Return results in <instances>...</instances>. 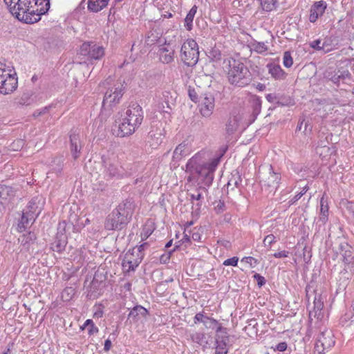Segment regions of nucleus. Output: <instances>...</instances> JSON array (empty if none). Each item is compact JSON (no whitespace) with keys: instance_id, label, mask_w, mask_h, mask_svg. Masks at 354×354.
Wrapping results in <instances>:
<instances>
[{"instance_id":"21","label":"nucleus","mask_w":354,"mask_h":354,"mask_svg":"<svg viewBox=\"0 0 354 354\" xmlns=\"http://www.w3.org/2000/svg\"><path fill=\"white\" fill-rule=\"evenodd\" d=\"M149 315V311L140 305H136L129 312L128 319L131 322H138L141 317H146Z\"/></svg>"},{"instance_id":"43","label":"nucleus","mask_w":354,"mask_h":354,"mask_svg":"<svg viewBox=\"0 0 354 354\" xmlns=\"http://www.w3.org/2000/svg\"><path fill=\"white\" fill-rule=\"evenodd\" d=\"M105 279V277L102 274L100 270H97L94 274L93 279L91 281V288H95L98 285H100L102 280Z\"/></svg>"},{"instance_id":"57","label":"nucleus","mask_w":354,"mask_h":354,"mask_svg":"<svg viewBox=\"0 0 354 354\" xmlns=\"http://www.w3.org/2000/svg\"><path fill=\"white\" fill-rule=\"evenodd\" d=\"M253 277L257 281V285L259 286V287H262L263 286H264L266 284V279L263 276H261L260 274L256 273L253 276Z\"/></svg>"},{"instance_id":"25","label":"nucleus","mask_w":354,"mask_h":354,"mask_svg":"<svg viewBox=\"0 0 354 354\" xmlns=\"http://www.w3.org/2000/svg\"><path fill=\"white\" fill-rule=\"evenodd\" d=\"M37 201V198H32L28 202L26 208L23 210L26 214H28V216H30L29 219L32 218L36 220L40 214Z\"/></svg>"},{"instance_id":"64","label":"nucleus","mask_w":354,"mask_h":354,"mask_svg":"<svg viewBox=\"0 0 354 354\" xmlns=\"http://www.w3.org/2000/svg\"><path fill=\"white\" fill-rule=\"evenodd\" d=\"M289 254L288 251L283 250L278 252H275L272 254V256L275 258H285L287 257Z\"/></svg>"},{"instance_id":"4","label":"nucleus","mask_w":354,"mask_h":354,"mask_svg":"<svg viewBox=\"0 0 354 354\" xmlns=\"http://www.w3.org/2000/svg\"><path fill=\"white\" fill-rule=\"evenodd\" d=\"M134 201L129 198L120 203L106 217L104 227L107 230L119 231L127 227L134 211Z\"/></svg>"},{"instance_id":"48","label":"nucleus","mask_w":354,"mask_h":354,"mask_svg":"<svg viewBox=\"0 0 354 354\" xmlns=\"http://www.w3.org/2000/svg\"><path fill=\"white\" fill-rule=\"evenodd\" d=\"M197 182H198V185H199V188L196 190V194H190V200H191L192 203H194L195 201H201V200L203 199V196H202V194L201 192H199V190L203 189L205 192H207V187H205V188L204 189L203 187H201V186L198 183V180H197Z\"/></svg>"},{"instance_id":"51","label":"nucleus","mask_w":354,"mask_h":354,"mask_svg":"<svg viewBox=\"0 0 354 354\" xmlns=\"http://www.w3.org/2000/svg\"><path fill=\"white\" fill-rule=\"evenodd\" d=\"M253 113L258 115L261 109V100L259 97H256L252 102Z\"/></svg>"},{"instance_id":"26","label":"nucleus","mask_w":354,"mask_h":354,"mask_svg":"<svg viewBox=\"0 0 354 354\" xmlns=\"http://www.w3.org/2000/svg\"><path fill=\"white\" fill-rule=\"evenodd\" d=\"M203 325L207 329H215L216 334L226 333V330H227V328L223 327L218 321L207 315L203 322Z\"/></svg>"},{"instance_id":"24","label":"nucleus","mask_w":354,"mask_h":354,"mask_svg":"<svg viewBox=\"0 0 354 354\" xmlns=\"http://www.w3.org/2000/svg\"><path fill=\"white\" fill-rule=\"evenodd\" d=\"M163 131L164 129L162 127V124H160V127L151 126V130L148 133V136L150 139L154 141L151 145L158 146L160 145L163 140Z\"/></svg>"},{"instance_id":"11","label":"nucleus","mask_w":354,"mask_h":354,"mask_svg":"<svg viewBox=\"0 0 354 354\" xmlns=\"http://www.w3.org/2000/svg\"><path fill=\"white\" fill-rule=\"evenodd\" d=\"M263 169L265 171L262 173L260 180L261 185L277 189L281 180V174L275 171L271 165L265 166Z\"/></svg>"},{"instance_id":"55","label":"nucleus","mask_w":354,"mask_h":354,"mask_svg":"<svg viewBox=\"0 0 354 354\" xmlns=\"http://www.w3.org/2000/svg\"><path fill=\"white\" fill-rule=\"evenodd\" d=\"M239 261V258L237 257H233L232 258L227 259L225 260L223 263L224 266H236Z\"/></svg>"},{"instance_id":"40","label":"nucleus","mask_w":354,"mask_h":354,"mask_svg":"<svg viewBox=\"0 0 354 354\" xmlns=\"http://www.w3.org/2000/svg\"><path fill=\"white\" fill-rule=\"evenodd\" d=\"M324 78L333 84L335 82L337 75V70L333 67H328L324 72Z\"/></svg>"},{"instance_id":"46","label":"nucleus","mask_w":354,"mask_h":354,"mask_svg":"<svg viewBox=\"0 0 354 354\" xmlns=\"http://www.w3.org/2000/svg\"><path fill=\"white\" fill-rule=\"evenodd\" d=\"M75 294V288L73 287H66L63 290L62 292V298L64 301H70Z\"/></svg>"},{"instance_id":"2","label":"nucleus","mask_w":354,"mask_h":354,"mask_svg":"<svg viewBox=\"0 0 354 354\" xmlns=\"http://www.w3.org/2000/svg\"><path fill=\"white\" fill-rule=\"evenodd\" d=\"M225 153V151H223L222 153L207 162L208 153L203 150L200 151L187 162V171L198 181L201 187L205 189V187H210L214 180V171Z\"/></svg>"},{"instance_id":"15","label":"nucleus","mask_w":354,"mask_h":354,"mask_svg":"<svg viewBox=\"0 0 354 354\" xmlns=\"http://www.w3.org/2000/svg\"><path fill=\"white\" fill-rule=\"evenodd\" d=\"M3 76V78H0V93L8 95L16 90L18 83L17 77H16V73L10 74L9 71Z\"/></svg>"},{"instance_id":"61","label":"nucleus","mask_w":354,"mask_h":354,"mask_svg":"<svg viewBox=\"0 0 354 354\" xmlns=\"http://www.w3.org/2000/svg\"><path fill=\"white\" fill-rule=\"evenodd\" d=\"M49 106H45L41 109H37L33 113V117L37 118L41 115L46 113L49 110Z\"/></svg>"},{"instance_id":"17","label":"nucleus","mask_w":354,"mask_h":354,"mask_svg":"<svg viewBox=\"0 0 354 354\" xmlns=\"http://www.w3.org/2000/svg\"><path fill=\"white\" fill-rule=\"evenodd\" d=\"M231 336L228 335L227 330L226 333L216 334L215 336V345L216 351L215 354H227L228 346L230 342Z\"/></svg>"},{"instance_id":"38","label":"nucleus","mask_w":354,"mask_h":354,"mask_svg":"<svg viewBox=\"0 0 354 354\" xmlns=\"http://www.w3.org/2000/svg\"><path fill=\"white\" fill-rule=\"evenodd\" d=\"M36 239V234L33 232H28V233L21 235L18 240L23 246L28 248L30 244L34 243Z\"/></svg>"},{"instance_id":"44","label":"nucleus","mask_w":354,"mask_h":354,"mask_svg":"<svg viewBox=\"0 0 354 354\" xmlns=\"http://www.w3.org/2000/svg\"><path fill=\"white\" fill-rule=\"evenodd\" d=\"M261 8L266 12H270L275 8L276 0H259Z\"/></svg>"},{"instance_id":"62","label":"nucleus","mask_w":354,"mask_h":354,"mask_svg":"<svg viewBox=\"0 0 354 354\" xmlns=\"http://www.w3.org/2000/svg\"><path fill=\"white\" fill-rule=\"evenodd\" d=\"M288 345L286 342H282L279 343L275 346L274 348V351H278L280 352H283L287 349Z\"/></svg>"},{"instance_id":"54","label":"nucleus","mask_w":354,"mask_h":354,"mask_svg":"<svg viewBox=\"0 0 354 354\" xmlns=\"http://www.w3.org/2000/svg\"><path fill=\"white\" fill-rule=\"evenodd\" d=\"M266 100L271 103L279 104V97L275 93H268L266 95Z\"/></svg>"},{"instance_id":"53","label":"nucleus","mask_w":354,"mask_h":354,"mask_svg":"<svg viewBox=\"0 0 354 354\" xmlns=\"http://www.w3.org/2000/svg\"><path fill=\"white\" fill-rule=\"evenodd\" d=\"M241 261L249 263L251 268L255 267L259 263L258 260L252 257H245L242 259Z\"/></svg>"},{"instance_id":"3","label":"nucleus","mask_w":354,"mask_h":354,"mask_svg":"<svg viewBox=\"0 0 354 354\" xmlns=\"http://www.w3.org/2000/svg\"><path fill=\"white\" fill-rule=\"evenodd\" d=\"M144 119V111L137 102H131L121 115L117 136L124 138L133 134Z\"/></svg>"},{"instance_id":"41","label":"nucleus","mask_w":354,"mask_h":354,"mask_svg":"<svg viewBox=\"0 0 354 354\" xmlns=\"http://www.w3.org/2000/svg\"><path fill=\"white\" fill-rule=\"evenodd\" d=\"M85 327H88V334L89 336H91L99 332V328L97 326H95L92 319H86L84 325L81 327V329L83 330Z\"/></svg>"},{"instance_id":"42","label":"nucleus","mask_w":354,"mask_h":354,"mask_svg":"<svg viewBox=\"0 0 354 354\" xmlns=\"http://www.w3.org/2000/svg\"><path fill=\"white\" fill-rule=\"evenodd\" d=\"M190 339L194 343L202 345L205 342V335L204 333L195 332L190 335Z\"/></svg>"},{"instance_id":"6","label":"nucleus","mask_w":354,"mask_h":354,"mask_svg":"<svg viewBox=\"0 0 354 354\" xmlns=\"http://www.w3.org/2000/svg\"><path fill=\"white\" fill-rule=\"evenodd\" d=\"M227 62V78L229 83L234 86L244 87L250 84L252 75L248 68L240 60L230 58Z\"/></svg>"},{"instance_id":"13","label":"nucleus","mask_w":354,"mask_h":354,"mask_svg":"<svg viewBox=\"0 0 354 354\" xmlns=\"http://www.w3.org/2000/svg\"><path fill=\"white\" fill-rule=\"evenodd\" d=\"M136 248L129 250L123 259L122 266L127 272L133 271L142 261L144 254L136 255Z\"/></svg>"},{"instance_id":"47","label":"nucleus","mask_w":354,"mask_h":354,"mask_svg":"<svg viewBox=\"0 0 354 354\" xmlns=\"http://www.w3.org/2000/svg\"><path fill=\"white\" fill-rule=\"evenodd\" d=\"M208 57L213 62H218L222 59V53L217 48H213L209 52Z\"/></svg>"},{"instance_id":"7","label":"nucleus","mask_w":354,"mask_h":354,"mask_svg":"<svg viewBox=\"0 0 354 354\" xmlns=\"http://www.w3.org/2000/svg\"><path fill=\"white\" fill-rule=\"evenodd\" d=\"M180 58L187 66H195L199 58L198 46L193 39H188L181 46Z\"/></svg>"},{"instance_id":"30","label":"nucleus","mask_w":354,"mask_h":354,"mask_svg":"<svg viewBox=\"0 0 354 354\" xmlns=\"http://www.w3.org/2000/svg\"><path fill=\"white\" fill-rule=\"evenodd\" d=\"M266 66L268 69V73L274 79L281 80L286 78V73L279 65L270 63Z\"/></svg>"},{"instance_id":"39","label":"nucleus","mask_w":354,"mask_h":354,"mask_svg":"<svg viewBox=\"0 0 354 354\" xmlns=\"http://www.w3.org/2000/svg\"><path fill=\"white\" fill-rule=\"evenodd\" d=\"M186 147L187 144H185V142H182L176 147L173 153V162H177L180 161L182 159L183 156L186 155L185 151Z\"/></svg>"},{"instance_id":"14","label":"nucleus","mask_w":354,"mask_h":354,"mask_svg":"<svg viewBox=\"0 0 354 354\" xmlns=\"http://www.w3.org/2000/svg\"><path fill=\"white\" fill-rule=\"evenodd\" d=\"M80 54L88 56V60H98L104 55V48L96 44L84 43L80 48Z\"/></svg>"},{"instance_id":"1","label":"nucleus","mask_w":354,"mask_h":354,"mask_svg":"<svg viewBox=\"0 0 354 354\" xmlns=\"http://www.w3.org/2000/svg\"><path fill=\"white\" fill-rule=\"evenodd\" d=\"M225 153V151H223L222 153L207 162L208 153L203 150L200 151L187 162V171L198 181L201 187L205 189V187H210L214 180V171Z\"/></svg>"},{"instance_id":"19","label":"nucleus","mask_w":354,"mask_h":354,"mask_svg":"<svg viewBox=\"0 0 354 354\" xmlns=\"http://www.w3.org/2000/svg\"><path fill=\"white\" fill-rule=\"evenodd\" d=\"M326 8L327 3L323 0L314 2L310 9L309 21L311 23H315L319 17L324 15Z\"/></svg>"},{"instance_id":"36","label":"nucleus","mask_w":354,"mask_h":354,"mask_svg":"<svg viewBox=\"0 0 354 354\" xmlns=\"http://www.w3.org/2000/svg\"><path fill=\"white\" fill-rule=\"evenodd\" d=\"M197 9L198 7L196 5L193 6L185 18L184 26L188 31L192 30L193 28V20L197 12Z\"/></svg>"},{"instance_id":"33","label":"nucleus","mask_w":354,"mask_h":354,"mask_svg":"<svg viewBox=\"0 0 354 354\" xmlns=\"http://www.w3.org/2000/svg\"><path fill=\"white\" fill-rule=\"evenodd\" d=\"M30 217V216H28V214H26L24 212H22L21 216L19 219L17 224V229L19 232H23L26 231L28 225H32L35 223V219H29Z\"/></svg>"},{"instance_id":"23","label":"nucleus","mask_w":354,"mask_h":354,"mask_svg":"<svg viewBox=\"0 0 354 354\" xmlns=\"http://www.w3.org/2000/svg\"><path fill=\"white\" fill-rule=\"evenodd\" d=\"M172 101V97L170 96V93L167 91H165L163 93L162 101L158 104V111L160 112L170 115V113L172 110V106L174 105Z\"/></svg>"},{"instance_id":"28","label":"nucleus","mask_w":354,"mask_h":354,"mask_svg":"<svg viewBox=\"0 0 354 354\" xmlns=\"http://www.w3.org/2000/svg\"><path fill=\"white\" fill-rule=\"evenodd\" d=\"M175 50L171 48L161 47L159 49V58L163 64L171 63L174 59Z\"/></svg>"},{"instance_id":"16","label":"nucleus","mask_w":354,"mask_h":354,"mask_svg":"<svg viewBox=\"0 0 354 354\" xmlns=\"http://www.w3.org/2000/svg\"><path fill=\"white\" fill-rule=\"evenodd\" d=\"M214 102V96L211 93H204L201 96L200 113L203 117L209 118L212 115L215 106Z\"/></svg>"},{"instance_id":"29","label":"nucleus","mask_w":354,"mask_h":354,"mask_svg":"<svg viewBox=\"0 0 354 354\" xmlns=\"http://www.w3.org/2000/svg\"><path fill=\"white\" fill-rule=\"evenodd\" d=\"M339 44L338 37L335 35H330L326 37L322 45L323 50L325 53H328L333 49L337 48Z\"/></svg>"},{"instance_id":"8","label":"nucleus","mask_w":354,"mask_h":354,"mask_svg":"<svg viewBox=\"0 0 354 354\" xmlns=\"http://www.w3.org/2000/svg\"><path fill=\"white\" fill-rule=\"evenodd\" d=\"M336 256L339 254L342 256V260L348 268L353 267L354 265V251L344 237H337L333 248Z\"/></svg>"},{"instance_id":"35","label":"nucleus","mask_w":354,"mask_h":354,"mask_svg":"<svg viewBox=\"0 0 354 354\" xmlns=\"http://www.w3.org/2000/svg\"><path fill=\"white\" fill-rule=\"evenodd\" d=\"M328 218V205L327 203V200L325 199L324 195L321 198L320 200V215L319 217V221L322 222V224H325Z\"/></svg>"},{"instance_id":"45","label":"nucleus","mask_w":354,"mask_h":354,"mask_svg":"<svg viewBox=\"0 0 354 354\" xmlns=\"http://www.w3.org/2000/svg\"><path fill=\"white\" fill-rule=\"evenodd\" d=\"M48 1L50 2V0ZM24 2L26 3V6H31V9L37 10V8L43 7V3L48 2V0H24Z\"/></svg>"},{"instance_id":"49","label":"nucleus","mask_w":354,"mask_h":354,"mask_svg":"<svg viewBox=\"0 0 354 354\" xmlns=\"http://www.w3.org/2000/svg\"><path fill=\"white\" fill-rule=\"evenodd\" d=\"M283 64L286 68H290L293 64V59L290 51H285L283 55Z\"/></svg>"},{"instance_id":"50","label":"nucleus","mask_w":354,"mask_h":354,"mask_svg":"<svg viewBox=\"0 0 354 354\" xmlns=\"http://www.w3.org/2000/svg\"><path fill=\"white\" fill-rule=\"evenodd\" d=\"M179 248V245H175L174 248L171 250V251H169L168 252H165L164 254H162L160 257V261L161 263H167L169 262L170 258H171V255L172 254L173 252L176 251V250L177 248Z\"/></svg>"},{"instance_id":"20","label":"nucleus","mask_w":354,"mask_h":354,"mask_svg":"<svg viewBox=\"0 0 354 354\" xmlns=\"http://www.w3.org/2000/svg\"><path fill=\"white\" fill-rule=\"evenodd\" d=\"M16 192V189L12 186L0 185V203L10 202L15 198Z\"/></svg>"},{"instance_id":"60","label":"nucleus","mask_w":354,"mask_h":354,"mask_svg":"<svg viewBox=\"0 0 354 354\" xmlns=\"http://www.w3.org/2000/svg\"><path fill=\"white\" fill-rule=\"evenodd\" d=\"M188 95L189 98L193 101L194 102H196L198 100V94L194 88H189L188 90Z\"/></svg>"},{"instance_id":"34","label":"nucleus","mask_w":354,"mask_h":354,"mask_svg":"<svg viewBox=\"0 0 354 354\" xmlns=\"http://www.w3.org/2000/svg\"><path fill=\"white\" fill-rule=\"evenodd\" d=\"M240 118L238 115L230 117L225 125V131L228 135L233 134L237 129L239 125Z\"/></svg>"},{"instance_id":"9","label":"nucleus","mask_w":354,"mask_h":354,"mask_svg":"<svg viewBox=\"0 0 354 354\" xmlns=\"http://www.w3.org/2000/svg\"><path fill=\"white\" fill-rule=\"evenodd\" d=\"M124 86L121 83H118L113 87L109 88L104 96L102 107L112 109L118 104L124 94Z\"/></svg>"},{"instance_id":"10","label":"nucleus","mask_w":354,"mask_h":354,"mask_svg":"<svg viewBox=\"0 0 354 354\" xmlns=\"http://www.w3.org/2000/svg\"><path fill=\"white\" fill-rule=\"evenodd\" d=\"M335 344V340L333 331L326 329L318 335L315 350L318 354H324L330 351Z\"/></svg>"},{"instance_id":"32","label":"nucleus","mask_w":354,"mask_h":354,"mask_svg":"<svg viewBox=\"0 0 354 354\" xmlns=\"http://www.w3.org/2000/svg\"><path fill=\"white\" fill-rule=\"evenodd\" d=\"M335 82L333 83L334 85L339 87L340 84H350L352 77L351 73L348 70H339L337 69V75Z\"/></svg>"},{"instance_id":"5","label":"nucleus","mask_w":354,"mask_h":354,"mask_svg":"<svg viewBox=\"0 0 354 354\" xmlns=\"http://www.w3.org/2000/svg\"><path fill=\"white\" fill-rule=\"evenodd\" d=\"M24 0H16L9 8L10 12L15 16L19 21L26 24H34L41 19V16L47 13L50 8V3L48 1L45 6L31 9V6H26Z\"/></svg>"},{"instance_id":"56","label":"nucleus","mask_w":354,"mask_h":354,"mask_svg":"<svg viewBox=\"0 0 354 354\" xmlns=\"http://www.w3.org/2000/svg\"><path fill=\"white\" fill-rule=\"evenodd\" d=\"M205 317L206 315H205L203 312L198 313L194 317V322L195 324L201 322L203 324Z\"/></svg>"},{"instance_id":"12","label":"nucleus","mask_w":354,"mask_h":354,"mask_svg":"<svg viewBox=\"0 0 354 354\" xmlns=\"http://www.w3.org/2000/svg\"><path fill=\"white\" fill-rule=\"evenodd\" d=\"M102 166L104 168L105 175L109 178H122L124 172L121 167H118L115 162L106 155L102 156Z\"/></svg>"},{"instance_id":"22","label":"nucleus","mask_w":354,"mask_h":354,"mask_svg":"<svg viewBox=\"0 0 354 354\" xmlns=\"http://www.w3.org/2000/svg\"><path fill=\"white\" fill-rule=\"evenodd\" d=\"M314 306L313 310L309 312V317L312 319V317L317 318V319H321L323 316V308H324V301L321 299L320 295H315L313 301Z\"/></svg>"},{"instance_id":"31","label":"nucleus","mask_w":354,"mask_h":354,"mask_svg":"<svg viewBox=\"0 0 354 354\" xmlns=\"http://www.w3.org/2000/svg\"><path fill=\"white\" fill-rule=\"evenodd\" d=\"M110 0H88L87 9L92 12H98L106 8Z\"/></svg>"},{"instance_id":"27","label":"nucleus","mask_w":354,"mask_h":354,"mask_svg":"<svg viewBox=\"0 0 354 354\" xmlns=\"http://www.w3.org/2000/svg\"><path fill=\"white\" fill-rule=\"evenodd\" d=\"M66 236L63 233H57L54 241L51 244V248L59 253L65 250L67 244Z\"/></svg>"},{"instance_id":"52","label":"nucleus","mask_w":354,"mask_h":354,"mask_svg":"<svg viewBox=\"0 0 354 354\" xmlns=\"http://www.w3.org/2000/svg\"><path fill=\"white\" fill-rule=\"evenodd\" d=\"M276 242V237L270 234L267 235L263 239V244L265 247L270 248L272 243Z\"/></svg>"},{"instance_id":"59","label":"nucleus","mask_w":354,"mask_h":354,"mask_svg":"<svg viewBox=\"0 0 354 354\" xmlns=\"http://www.w3.org/2000/svg\"><path fill=\"white\" fill-rule=\"evenodd\" d=\"M310 46L316 50H323V48H322L321 46V40L319 39L310 42Z\"/></svg>"},{"instance_id":"63","label":"nucleus","mask_w":354,"mask_h":354,"mask_svg":"<svg viewBox=\"0 0 354 354\" xmlns=\"http://www.w3.org/2000/svg\"><path fill=\"white\" fill-rule=\"evenodd\" d=\"M149 246V244L148 243H144L141 245H140L137 248H136V252L135 253L136 254V255H138V254H143L142 251L148 248Z\"/></svg>"},{"instance_id":"37","label":"nucleus","mask_w":354,"mask_h":354,"mask_svg":"<svg viewBox=\"0 0 354 354\" xmlns=\"http://www.w3.org/2000/svg\"><path fill=\"white\" fill-rule=\"evenodd\" d=\"M249 46L251 50L258 54H263L268 50V47L265 42L257 41L255 39H252V41L250 42Z\"/></svg>"},{"instance_id":"58","label":"nucleus","mask_w":354,"mask_h":354,"mask_svg":"<svg viewBox=\"0 0 354 354\" xmlns=\"http://www.w3.org/2000/svg\"><path fill=\"white\" fill-rule=\"evenodd\" d=\"M225 203L222 201H219L217 202L216 205L214 207V209L217 214H221L225 211Z\"/></svg>"},{"instance_id":"18","label":"nucleus","mask_w":354,"mask_h":354,"mask_svg":"<svg viewBox=\"0 0 354 354\" xmlns=\"http://www.w3.org/2000/svg\"><path fill=\"white\" fill-rule=\"evenodd\" d=\"M70 152L74 160L80 158L82 145L79 134L73 132L70 134Z\"/></svg>"}]
</instances>
